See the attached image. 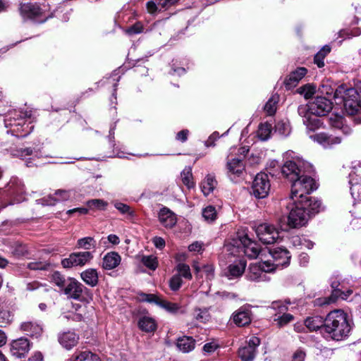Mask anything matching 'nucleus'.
<instances>
[{
	"mask_svg": "<svg viewBox=\"0 0 361 361\" xmlns=\"http://www.w3.org/2000/svg\"><path fill=\"white\" fill-rule=\"evenodd\" d=\"M332 109V102L324 97H317L307 106H300L298 109L299 115L302 117V122L310 130L318 128L321 125L320 119L317 116H326Z\"/></svg>",
	"mask_w": 361,
	"mask_h": 361,
	"instance_id": "f257e3e1",
	"label": "nucleus"
},
{
	"mask_svg": "<svg viewBox=\"0 0 361 361\" xmlns=\"http://www.w3.org/2000/svg\"><path fill=\"white\" fill-rule=\"evenodd\" d=\"M350 329L347 314L341 310L331 311L325 319L324 332L333 340L344 339L348 336Z\"/></svg>",
	"mask_w": 361,
	"mask_h": 361,
	"instance_id": "f03ea898",
	"label": "nucleus"
},
{
	"mask_svg": "<svg viewBox=\"0 0 361 361\" xmlns=\"http://www.w3.org/2000/svg\"><path fill=\"white\" fill-rule=\"evenodd\" d=\"M293 205L290 209L288 216V223L283 224L282 220H279L280 228L281 231H286L289 228H297L305 226L308 221V212L303 205L302 200H293Z\"/></svg>",
	"mask_w": 361,
	"mask_h": 361,
	"instance_id": "7ed1b4c3",
	"label": "nucleus"
},
{
	"mask_svg": "<svg viewBox=\"0 0 361 361\" xmlns=\"http://www.w3.org/2000/svg\"><path fill=\"white\" fill-rule=\"evenodd\" d=\"M291 182H293L290 195L292 200H303L307 195L317 188L313 178L302 174Z\"/></svg>",
	"mask_w": 361,
	"mask_h": 361,
	"instance_id": "20e7f679",
	"label": "nucleus"
},
{
	"mask_svg": "<svg viewBox=\"0 0 361 361\" xmlns=\"http://www.w3.org/2000/svg\"><path fill=\"white\" fill-rule=\"evenodd\" d=\"M238 241L236 245H228L227 250L233 255H240L243 253L250 258H256L259 254V247L258 244L252 241L247 234L238 236Z\"/></svg>",
	"mask_w": 361,
	"mask_h": 361,
	"instance_id": "39448f33",
	"label": "nucleus"
},
{
	"mask_svg": "<svg viewBox=\"0 0 361 361\" xmlns=\"http://www.w3.org/2000/svg\"><path fill=\"white\" fill-rule=\"evenodd\" d=\"M343 106L348 114H359L361 110V87L358 90L350 88L345 91Z\"/></svg>",
	"mask_w": 361,
	"mask_h": 361,
	"instance_id": "423d86ee",
	"label": "nucleus"
},
{
	"mask_svg": "<svg viewBox=\"0 0 361 361\" xmlns=\"http://www.w3.org/2000/svg\"><path fill=\"white\" fill-rule=\"evenodd\" d=\"M279 228H276L269 223H263L255 228V233L259 240L264 244H273L279 238Z\"/></svg>",
	"mask_w": 361,
	"mask_h": 361,
	"instance_id": "0eeeda50",
	"label": "nucleus"
},
{
	"mask_svg": "<svg viewBox=\"0 0 361 361\" xmlns=\"http://www.w3.org/2000/svg\"><path fill=\"white\" fill-rule=\"evenodd\" d=\"M269 176L265 173H257L252 185V193L257 198L266 197L270 190Z\"/></svg>",
	"mask_w": 361,
	"mask_h": 361,
	"instance_id": "6e6552de",
	"label": "nucleus"
},
{
	"mask_svg": "<svg viewBox=\"0 0 361 361\" xmlns=\"http://www.w3.org/2000/svg\"><path fill=\"white\" fill-rule=\"evenodd\" d=\"M20 14L25 18H37L43 17L48 18L49 15L48 12V6L45 4L39 5L37 4L27 3L20 6Z\"/></svg>",
	"mask_w": 361,
	"mask_h": 361,
	"instance_id": "1a4fd4ad",
	"label": "nucleus"
},
{
	"mask_svg": "<svg viewBox=\"0 0 361 361\" xmlns=\"http://www.w3.org/2000/svg\"><path fill=\"white\" fill-rule=\"evenodd\" d=\"M93 256L90 252H78L71 254L68 257L61 260V265L63 268H72L76 266H84L92 259Z\"/></svg>",
	"mask_w": 361,
	"mask_h": 361,
	"instance_id": "9d476101",
	"label": "nucleus"
},
{
	"mask_svg": "<svg viewBox=\"0 0 361 361\" xmlns=\"http://www.w3.org/2000/svg\"><path fill=\"white\" fill-rule=\"evenodd\" d=\"M260 344V339L258 337H251L238 350V356L242 361H252L257 353V348Z\"/></svg>",
	"mask_w": 361,
	"mask_h": 361,
	"instance_id": "9b49d317",
	"label": "nucleus"
},
{
	"mask_svg": "<svg viewBox=\"0 0 361 361\" xmlns=\"http://www.w3.org/2000/svg\"><path fill=\"white\" fill-rule=\"evenodd\" d=\"M226 168V174L232 181H237L245 172V164L240 158L228 157Z\"/></svg>",
	"mask_w": 361,
	"mask_h": 361,
	"instance_id": "f8f14e48",
	"label": "nucleus"
},
{
	"mask_svg": "<svg viewBox=\"0 0 361 361\" xmlns=\"http://www.w3.org/2000/svg\"><path fill=\"white\" fill-rule=\"evenodd\" d=\"M274 270V267H271L267 262L262 264H251L249 268L247 277L252 281H260L265 280L266 273Z\"/></svg>",
	"mask_w": 361,
	"mask_h": 361,
	"instance_id": "ddd939ff",
	"label": "nucleus"
},
{
	"mask_svg": "<svg viewBox=\"0 0 361 361\" xmlns=\"http://www.w3.org/2000/svg\"><path fill=\"white\" fill-rule=\"evenodd\" d=\"M302 163L300 160L287 161L281 167V173L292 181L302 174Z\"/></svg>",
	"mask_w": 361,
	"mask_h": 361,
	"instance_id": "4468645a",
	"label": "nucleus"
},
{
	"mask_svg": "<svg viewBox=\"0 0 361 361\" xmlns=\"http://www.w3.org/2000/svg\"><path fill=\"white\" fill-rule=\"evenodd\" d=\"M84 289L85 287L82 283L75 279L69 278L67 279L63 292L68 298L79 300L82 297Z\"/></svg>",
	"mask_w": 361,
	"mask_h": 361,
	"instance_id": "2eb2a0df",
	"label": "nucleus"
},
{
	"mask_svg": "<svg viewBox=\"0 0 361 361\" xmlns=\"http://www.w3.org/2000/svg\"><path fill=\"white\" fill-rule=\"evenodd\" d=\"M311 138L325 148H329L336 145H339L343 140L341 136L329 135L326 133L313 135L311 136Z\"/></svg>",
	"mask_w": 361,
	"mask_h": 361,
	"instance_id": "dca6fc26",
	"label": "nucleus"
},
{
	"mask_svg": "<svg viewBox=\"0 0 361 361\" xmlns=\"http://www.w3.org/2000/svg\"><path fill=\"white\" fill-rule=\"evenodd\" d=\"M271 308L278 310L279 314H282L281 316H279L274 319V321L277 322V325L279 327L283 326L293 320V316L290 314H287L286 312L288 310L286 305L283 304L281 302L276 301L272 302Z\"/></svg>",
	"mask_w": 361,
	"mask_h": 361,
	"instance_id": "f3484780",
	"label": "nucleus"
},
{
	"mask_svg": "<svg viewBox=\"0 0 361 361\" xmlns=\"http://www.w3.org/2000/svg\"><path fill=\"white\" fill-rule=\"evenodd\" d=\"M30 342L27 338H20L11 343V352L16 357H21L30 350Z\"/></svg>",
	"mask_w": 361,
	"mask_h": 361,
	"instance_id": "a211bd4d",
	"label": "nucleus"
},
{
	"mask_svg": "<svg viewBox=\"0 0 361 361\" xmlns=\"http://www.w3.org/2000/svg\"><path fill=\"white\" fill-rule=\"evenodd\" d=\"M329 123L333 128L340 130L345 136H348L353 133V129L347 124L346 120L341 116L331 115L329 118Z\"/></svg>",
	"mask_w": 361,
	"mask_h": 361,
	"instance_id": "6ab92c4d",
	"label": "nucleus"
},
{
	"mask_svg": "<svg viewBox=\"0 0 361 361\" xmlns=\"http://www.w3.org/2000/svg\"><path fill=\"white\" fill-rule=\"evenodd\" d=\"M338 286L339 283L338 282H333L331 283V288L333 289L332 293L329 297L324 299L323 304L329 305L335 302L339 298L343 300H347L348 297L352 294L353 291L351 290H348L346 292H344L338 288Z\"/></svg>",
	"mask_w": 361,
	"mask_h": 361,
	"instance_id": "aec40b11",
	"label": "nucleus"
},
{
	"mask_svg": "<svg viewBox=\"0 0 361 361\" xmlns=\"http://www.w3.org/2000/svg\"><path fill=\"white\" fill-rule=\"evenodd\" d=\"M246 267V261L239 259L228 267L226 276L230 279L237 278L244 273Z\"/></svg>",
	"mask_w": 361,
	"mask_h": 361,
	"instance_id": "412c9836",
	"label": "nucleus"
},
{
	"mask_svg": "<svg viewBox=\"0 0 361 361\" xmlns=\"http://www.w3.org/2000/svg\"><path fill=\"white\" fill-rule=\"evenodd\" d=\"M307 69L305 68H298L290 73L284 81L287 89H291L295 87L300 80L306 75Z\"/></svg>",
	"mask_w": 361,
	"mask_h": 361,
	"instance_id": "4be33fe9",
	"label": "nucleus"
},
{
	"mask_svg": "<svg viewBox=\"0 0 361 361\" xmlns=\"http://www.w3.org/2000/svg\"><path fill=\"white\" fill-rule=\"evenodd\" d=\"M270 253L274 260L276 266H286L289 264L290 259L289 252L283 248H276L270 251Z\"/></svg>",
	"mask_w": 361,
	"mask_h": 361,
	"instance_id": "5701e85b",
	"label": "nucleus"
},
{
	"mask_svg": "<svg viewBox=\"0 0 361 361\" xmlns=\"http://www.w3.org/2000/svg\"><path fill=\"white\" fill-rule=\"evenodd\" d=\"M79 336L73 331L64 332L59 335V341L65 348L69 350L76 345Z\"/></svg>",
	"mask_w": 361,
	"mask_h": 361,
	"instance_id": "b1692460",
	"label": "nucleus"
},
{
	"mask_svg": "<svg viewBox=\"0 0 361 361\" xmlns=\"http://www.w3.org/2000/svg\"><path fill=\"white\" fill-rule=\"evenodd\" d=\"M233 319L238 326H244L251 322L250 311L241 307L233 313Z\"/></svg>",
	"mask_w": 361,
	"mask_h": 361,
	"instance_id": "393cba45",
	"label": "nucleus"
},
{
	"mask_svg": "<svg viewBox=\"0 0 361 361\" xmlns=\"http://www.w3.org/2000/svg\"><path fill=\"white\" fill-rule=\"evenodd\" d=\"M160 223L166 228H172L176 224V217L173 212L167 208H163L159 213Z\"/></svg>",
	"mask_w": 361,
	"mask_h": 361,
	"instance_id": "a878e982",
	"label": "nucleus"
},
{
	"mask_svg": "<svg viewBox=\"0 0 361 361\" xmlns=\"http://www.w3.org/2000/svg\"><path fill=\"white\" fill-rule=\"evenodd\" d=\"M121 257L116 252H108L103 258L102 267L104 269L111 270L119 265Z\"/></svg>",
	"mask_w": 361,
	"mask_h": 361,
	"instance_id": "bb28decb",
	"label": "nucleus"
},
{
	"mask_svg": "<svg viewBox=\"0 0 361 361\" xmlns=\"http://www.w3.org/2000/svg\"><path fill=\"white\" fill-rule=\"evenodd\" d=\"M138 326L142 331L150 333L157 329V325L154 318L145 315L140 317Z\"/></svg>",
	"mask_w": 361,
	"mask_h": 361,
	"instance_id": "cd10ccee",
	"label": "nucleus"
},
{
	"mask_svg": "<svg viewBox=\"0 0 361 361\" xmlns=\"http://www.w3.org/2000/svg\"><path fill=\"white\" fill-rule=\"evenodd\" d=\"M303 205L307 208L305 211L308 212V217L312 214L319 212L322 209V203L320 201L307 196L303 199Z\"/></svg>",
	"mask_w": 361,
	"mask_h": 361,
	"instance_id": "c85d7f7f",
	"label": "nucleus"
},
{
	"mask_svg": "<svg viewBox=\"0 0 361 361\" xmlns=\"http://www.w3.org/2000/svg\"><path fill=\"white\" fill-rule=\"evenodd\" d=\"M195 341L190 336H183L179 338L177 341L176 345L178 348L183 353H189L195 348Z\"/></svg>",
	"mask_w": 361,
	"mask_h": 361,
	"instance_id": "c756f323",
	"label": "nucleus"
},
{
	"mask_svg": "<svg viewBox=\"0 0 361 361\" xmlns=\"http://www.w3.org/2000/svg\"><path fill=\"white\" fill-rule=\"evenodd\" d=\"M80 276L84 282L92 287L98 283V274L96 269H88L82 271Z\"/></svg>",
	"mask_w": 361,
	"mask_h": 361,
	"instance_id": "7c9ffc66",
	"label": "nucleus"
},
{
	"mask_svg": "<svg viewBox=\"0 0 361 361\" xmlns=\"http://www.w3.org/2000/svg\"><path fill=\"white\" fill-rule=\"evenodd\" d=\"M20 329L30 336H38L41 334L42 329L36 322H25L20 325Z\"/></svg>",
	"mask_w": 361,
	"mask_h": 361,
	"instance_id": "2f4dec72",
	"label": "nucleus"
},
{
	"mask_svg": "<svg viewBox=\"0 0 361 361\" xmlns=\"http://www.w3.org/2000/svg\"><path fill=\"white\" fill-rule=\"evenodd\" d=\"M325 320L320 316L310 317L305 321V324L310 331H317L321 328L324 330Z\"/></svg>",
	"mask_w": 361,
	"mask_h": 361,
	"instance_id": "473e14b6",
	"label": "nucleus"
},
{
	"mask_svg": "<svg viewBox=\"0 0 361 361\" xmlns=\"http://www.w3.org/2000/svg\"><path fill=\"white\" fill-rule=\"evenodd\" d=\"M13 155L24 159H26L28 156L39 157L40 156V152L38 149L37 150L31 147L20 148L19 149L15 150L13 152Z\"/></svg>",
	"mask_w": 361,
	"mask_h": 361,
	"instance_id": "72a5a7b5",
	"label": "nucleus"
},
{
	"mask_svg": "<svg viewBox=\"0 0 361 361\" xmlns=\"http://www.w3.org/2000/svg\"><path fill=\"white\" fill-rule=\"evenodd\" d=\"M216 186V180L212 176H208L201 184L202 191L204 195H209Z\"/></svg>",
	"mask_w": 361,
	"mask_h": 361,
	"instance_id": "f704fd0d",
	"label": "nucleus"
},
{
	"mask_svg": "<svg viewBox=\"0 0 361 361\" xmlns=\"http://www.w3.org/2000/svg\"><path fill=\"white\" fill-rule=\"evenodd\" d=\"M271 132V126L268 123H262L259 126L257 130V136L262 140H267Z\"/></svg>",
	"mask_w": 361,
	"mask_h": 361,
	"instance_id": "c9c22d12",
	"label": "nucleus"
},
{
	"mask_svg": "<svg viewBox=\"0 0 361 361\" xmlns=\"http://www.w3.org/2000/svg\"><path fill=\"white\" fill-rule=\"evenodd\" d=\"M331 48L326 45L315 55L314 63L319 68H322L324 66V59L330 52Z\"/></svg>",
	"mask_w": 361,
	"mask_h": 361,
	"instance_id": "e433bc0d",
	"label": "nucleus"
},
{
	"mask_svg": "<svg viewBox=\"0 0 361 361\" xmlns=\"http://www.w3.org/2000/svg\"><path fill=\"white\" fill-rule=\"evenodd\" d=\"M74 361H101V360L97 355L90 351H83L75 357Z\"/></svg>",
	"mask_w": 361,
	"mask_h": 361,
	"instance_id": "4c0bfd02",
	"label": "nucleus"
},
{
	"mask_svg": "<svg viewBox=\"0 0 361 361\" xmlns=\"http://www.w3.org/2000/svg\"><path fill=\"white\" fill-rule=\"evenodd\" d=\"M297 92L302 94L305 99H309L313 96L316 92V87L313 85L307 84L299 87Z\"/></svg>",
	"mask_w": 361,
	"mask_h": 361,
	"instance_id": "58836bf2",
	"label": "nucleus"
},
{
	"mask_svg": "<svg viewBox=\"0 0 361 361\" xmlns=\"http://www.w3.org/2000/svg\"><path fill=\"white\" fill-rule=\"evenodd\" d=\"M51 281L62 290L67 283V280L65 279L64 276L59 271H55L52 274L51 276Z\"/></svg>",
	"mask_w": 361,
	"mask_h": 361,
	"instance_id": "ea45409f",
	"label": "nucleus"
},
{
	"mask_svg": "<svg viewBox=\"0 0 361 361\" xmlns=\"http://www.w3.org/2000/svg\"><path fill=\"white\" fill-rule=\"evenodd\" d=\"M11 252L16 257H22L27 254V249L25 245L19 243H15L11 247Z\"/></svg>",
	"mask_w": 361,
	"mask_h": 361,
	"instance_id": "a19ab883",
	"label": "nucleus"
},
{
	"mask_svg": "<svg viewBox=\"0 0 361 361\" xmlns=\"http://www.w3.org/2000/svg\"><path fill=\"white\" fill-rule=\"evenodd\" d=\"M181 178L184 185L188 188H191L194 186V182L192 181V174L190 168H185L181 173Z\"/></svg>",
	"mask_w": 361,
	"mask_h": 361,
	"instance_id": "79ce46f5",
	"label": "nucleus"
},
{
	"mask_svg": "<svg viewBox=\"0 0 361 361\" xmlns=\"http://www.w3.org/2000/svg\"><path fill=\"white\" fill-rule=\"evenodd\" d=\"M202 216L207 221H213L216 218V211L214 207L209 205L202 210Z\"/></svg>",
	"mask_w": 361,
	"mask_h": 361,
	"instance_id": "37998d69",
	"label": "nucleus"
},
{
	"mask_svg": "<svg viewBox=\"0 0 361 361\" xmlns=\"http://www.w3.org/2000/svg\"><path fill=\"white\" fill-rule=\"evenodd\" d=\"M278 99L277 96L274 95L266 103L264 106V111L268 115H273L276 112Z\"/></svg>",
	"mask_w": 361,
	"mask_h": 361,
	"instance_id": "c03bdc74",
	"label": "nucleus"
},
{
	"mask_svg": "<svg viewBox=\"0 0 361 361\" xmlns=\"http://www.w3.org/2000/svg\"><path fill=\"white\" fill-rule=\"evenodd\" d=\"M87 204L90 209L104 210L108 205V203L103 200L93 199L89 200L87 202Z\"/></svg>",
	"mask_w": 361,
	"mask_h": 361,
	"instance_id": "a18cd8bd",
	"label": "nucleus"
},
{
	"mask_svg": "<svg viewBox=\"0 0 361 361\" xmlns=\"http://www.w3.org/2000/svg\"><path fill=\"white\" fill-rule=\"evenodd\" d=\"M141 262L145 267L152 270H155L158 267L157 257L153 255L143 256Z\"/></svg>",
	"mask_w": 361,
	"mask_h": 361,
	"instance_id": "49530a36",
	"label": "nucleus"
},
{
	"mask_svg": "<svg viewBox=\"0 0 361 361\" xmlns=\"http://www.w3.org/2000/svg\"><path fill=\"white\" fill-rule=\"evenodd\" d=\"M159 306L171 313H175L180 309V306L177 303L171 302L162 299L159 301Z\"/></svg>",
	"mask_w": 361,
	"mask_h": 361,
	"instance_id": "de8ad7c7",
	"label": "nucleus"
},
{
	"mask_svg": "<svg viewBox=\"0 0 361 361\" xmlns=\"http://www.w3.org/2000/svg\"><path fill=\"white\" fill-rule=\"evenodd\" d=\"M177 271L178 272V275H180V277L183 276L187 279H192V274L188 265L180 263L177 265Z\"/></svg>",
	"mask_w": 361,
	"mask_h": 361,
	"instance_id": "09e8293b",
	"label": "nucleus"
},
{
	"mask_svg": "<svg viewBox=\"0 0 361 361\" xmlns=\"http://www.w3.org/2000/svg\"><path fill=\"white\" fill-rule=\"evenodd\" d=\"M13 319L12 312L9 310H1L0 312V325L6 326L10 324Z\"/></svg>",
	"mask_w": 361,
	"mask_h": 361,
	"instance_id": "8fccbe9b",
	"label": "nucleus"
},
{
	"mask_svg": "<svg viewBox=\"0 0 361 361\" xmlns=\"http://www.w3.org/2000/svg\"><path fill=\"white\" fill-rule=\"evenodd\" d=\"M78 245L86 250H89L91 247H94L95 241L93 238L86 237L78 240Z\"/></svg>",
	"mask_w": 361,
	"mask_h": 361,
	"instance_id": "3c124183",
	"label": "nucleus"
},
{
	"mask_svg": "<svg viewBox=\"0 0 361 361\" xmlns=\"http://www.w3.org/2000/svg\"><path fill=\"white\" fill-rule=\"evenodd\" d=\"M114 207L123 214H128L130 216H134V211L127 204L122 202H116L114 203Z\"/></svg>",
	"mask_w": 361,
	"mask_h": 361,
	"instance_id": "603ef678",
	"label": "nucleus"
},
{
	"mask_svg": "<svg viewBox=\"0 0 361 361\" xmlns=\"http://www.w3.org/2000/svg\"><path fill=\"white\" fill-rule=\"evenodd\" d=\"M183 281L180 275H174L169 281V287L173 290H178L182 286Z\"/></svg>",
	"mask_w": 361,
	"mask_h": 361,
	"instance_id": "864d4df0",
	"label": "nucleus"
},
{
	"mask_svg": "<svg viewBox=\"0 0 361 361\" xmlns=\"http://www.w3.org/2000/svg\"><path fill=\"white\" fill-rule=\"evenodd\" d=\"M195 319L200 322H204L209 319V314L207 309H195Z\"/></svg>",
	"mask_w": 361,
	"mask_h": 361,
	"instance_id": "5fc2aeb1",
	"label": "nucleus"
},
{
	"mask_svg": "<svg viewBox=\"0 0 361 361\" xmlns=\"http://www.w3.org/2000/svg\"><path fill=\"white\" fill-rule=\"evenodd\" d=\"M54 202L56 201H65L69 199L71 194L70 191L65 190H58L55 192Z\"/></svg>",
	"mask_w": 361,
	"mask_h": 361,
	"instance_id": "6e6d98bb",
	"label": "nucleus"
},
{
	"mask_svg": "<svg viewBox=\"0 0 361 361\" xmlns=\"http://www.w3.org/2000/svg\"><path fill=\"white\" fill-rule=\"evenodd\" d=\"M49 264L45 262H33L27 264V268L32 270H45Z\"/></svg>",
	"mask_w": 361,
	"mask_h": 361,
	"instance_id": "4d7b16f0",
	"label": "nucleus"
},
{
	"mask_svg": "<svg viewBox=\"0 0 361 361\" xmlns=\"http://www.w3.org/2000/svg\"><path fill=\"white\" fill-rule=\"evenodd\" d=\"M276 130L281 135H287L290 133L289 126L283 122H279L276 125Z\"/></svg>",
	"mask_w": 361,
	"mask_h": 361,
	"instance_id": "13d9d810",
	"label": "nucleus"
},
{
	"mask_svg": "<svg viewBox=\"0 0 361 361\" xmlns=\"http://www.w3.org/2000/svg\"><path fill=\"white\" fill-rule=\"evenodd\" d=\"M142 25L140 23H137L127 30V33H128L129 35L138 34L142 32Z\"/></svg>",
	"mask_w": 361,
	"mask_h": 361,
	"instance_id": "bf43d9fd",
	"label": "nucleus"
},
{
	"mask_svg": "<svg viewBox=\"0 0 361 361\" xmlns=\"http://www.w3.org/2000/svg\"><path fill=\"white\" fill-rule=\"evenodd\" d=\"M142 299L149 302H154L158 305L161 301V298L154 294H143Z\"/></svg>",
	"mask_w": 361,
	"mask_h": 361,
	"instance_id": "052dcab7",
	"label": "nucleus"
},
{
	"mask_svg": "<svg viewBox=\"0 0 361 361\" xmlns=\"http://www.w3.org/2000/svg\"><path fill=\"white\" fill-rule=\"evenodd\" d=\"M305 356V353L303 350L298 349L293 353L292 361H304Z\"/></svg>",
	"mask_w": 361,
	"mask_h": 361,
	"instance_id": "680f3d73",
	"label": "nucleus"
},
{
	"mask_svg": "<svg viewBox=\"0 0 361 361\" xmlns=\"http://www.w3.org/2000/svg\"><path fill=\"white\" fill-rule=\"evenodd\" d=\"M202 271L206 274L207 277L211 279L213 277L214 267L212 264H205L202 267Z\"/></svg>",
	"mask_w": 361,
	"mask_h": 361,
	"instance_id": "e2e57ef3",
	"label": "nucleus"
},
{
	"mask_svg": "<svg viewBox=\"0 0 361 361\" xmlns=\"http://www.w3.org/2000/svg\"><path fill=\"white\" fill-rule=\"evenodd\" d=\"M189 131L188 130H183L178 133L176 135V139L178 140L181 141L182 142H184L188 139Z\"/></svg>",
	"mask_w": 361,
	"mask_h": 361,
	"instance_id": "0e129e2a",
	"label": "nucleus"
},
{
	"mask_svg": "<svg viewBox=\"0 0 361 361\" xmlns=\"http://www.w3.org/2000/svg\"><path fill=\"white\" fill-rule=\"evenodd\" d=\"M155 247L162 249L165 246V240L161 237H154L152 240Z\"/></svg>",
	"mask_w": 361,
	"mask_h": 361,
	"instance_id": "69168bd1",
	"label": "nucleus"
},
{
	"mask_svg": "<svg viewBox=\"0 0 361 361\" xmlns=\"http://www.w3.org/2000/svg\"><path fill=\"white\" fill-rule=\"evenodd\" d=\"M188 249L190 252H199L202 249V243L195 242L189 245Z\"/></svg>",
	"mask_w": 361,
	"mask_h": 361,
	"instance_id": "338daca9",
	"label": "nucleus"
},
{
	"mask_svg": "<svg viewBox=\"0 0 361 361\" xmlns=\"http://www.w3.org/2000/svg\"><path fill=\"white\" fill-rule=\"evenodd\" d=\"M27 361H43V356L41 353L37 352Z\"/></svg>",
	"mask_w": 361,
	"mask_h": 361,
	"instance_id": "774afa93",
	"label": "nucleus"
}]
</instances>
